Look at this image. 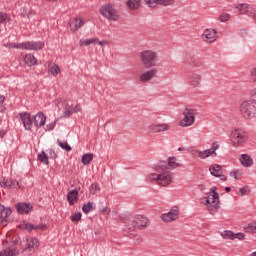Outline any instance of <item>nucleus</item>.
<instances>
[{"label": "nucleus", "mask_w": 256, "mask_h": 256, "mask_svg": "<svg viewBox=\"0 0 256 256\" xmlns=\"http://www.w3.org/2000/svg\"><path fill=\"white\" fill-rule=\"evenodd\" d=\"M202 203L205 205L210 215H215V213L219 211L221 201L219 200V192H217L215 186L211 187L206 196L202 198Z\"/></svg>", "instance_id": "1"}, {"label": "nucleus", "mask_w": 256, "mask_h": 256, "mask_svg": "<svg viewBox=\"0 0 256 256\" xmlns=\"http://www.w3.org/2000/svg\"><path fill=\"white\" fill-rule=\"evenodd\" d=\"M155 171L158 174L152 173L149 175V179L151 181H156L158 185H161L162 187H167V185H171V174H169V171L165 166H156Z\"/></svg>", "instance_id": "2"}, {"label": "nucleus", "mask_w": 256, "mask_h": 256, "mask_svg": "<svg viewBox=\"0 0 256 256\" xmlns=\"http://www.w3.org/2000/svg\"><path fill=\"white\" fill-rule=\"evenodd\" d=\"M139 59L145 69L157 67V63H159V55L153 50H144L140 52Z\"/></svg>", "instance_id": "3"}, {"label": "nucleus", "mask_w": 256, "mask_h": 256, "mask_svg": "<svg viewBox=\"0 0 256 256\" xmlns=\"http://www.w3.org/2000/svg\"><path fill=\"white\" fill-rule=\"evenodd\" d=\"M249 141V135L241 128L234 129L230 134V145L232 147H243Z\"/></svg>", "instance_id": "4"}, {"label": "nucleus", "mask_w": 256, "mask_h": 256, "mask_svg": "<svg viewBox=\"0 0 256 256\" xmlns=\"http://www.w3.org/2000/svg\"><path fill=\"white\" fill-rule=\"evenodd\" d=\"M240 114L243 117V119H246V121H249L250 119H253L256 115V107L255 103H253V100H244L240 104Z\"/></svg>", "instance_id": "5"}, {"label": "nucleus", "mask_w": 256, "mask_h": 256, "mask_svg": "<svg viewBox=\"0 0 256 256\" xmlns=\"http://www.w3.org/2000/svg\"><path fill=\"white\" fill-rule=\"evenodd\" d=\"M184 118L179 122L180 127H191L195 123V116L199 115V111L193 107H186L183 112Z\"/></svg>", "instance_id": "6"}, {"label": "nucleus", "mask_w": 256, "mask_h": 256, "mask_svg": "<svg viewBox=\"0 0 256 256\" xmlns=\"http://www.w3.org/2000/svg\"><path fill=\"white\" fill-rule=\"evenodd\" d=\"M100 13L102 17H105V19H108V21H119V14L117 13V10L113 4L103 5L100 8Z\"/></svg>", "instance_id": "7"}, {"label": "nucleus", "mask_w": 256, "mask_h": 256, "mask_svg": "<svg viewBox=\"0 0 256 256\" xmlns=\"http://www.w3.org/2000/svg\"><path fill=\"white\" fill-rule=\"evenodd\" d=\"M19 229H21L22 231H28V233H31V231H45V229H47V224L34 225L27 221H23L19 225Z\"/></svg>", "instance_id": "8"}, {"label": "nucleus", "mask_w": 256, "mask_h": 256, "mask_svg": "<svg viewBox=\"0 0 256 256\" xmlns=\"http://www.w3.org/2000/svg\"><path fill=\"white\" fill-rule=\"evenodd\" d=\"M201 83H203V76L199 73H191L188 76V85L191 89H197L201 87Z\"/></svg>", "instance_id": "9"}, {"label": "nucleus", "mask_w": 256, "mask_h": 256, "mask_svg": "<svg viewBox=\"0 0 256 256\" xmlns=\"http://www.w3.org/2000/svg\"><path fill=\"white\" fill-rule=\"evenodd\" d=\"M45 47V43L42 41H28L22 42V49L25 51H41Z\"/></svg>", "instance_id": "10"}, {"label": "nucleus", "mask_w": 256, "mask_h": 256, "mask_svg": "<svg viewBox=\"0 0 256 256\" xmlns=\"http://www.w3.org/2000/svg\"><path fill=\"white\" fill-rule=\"evenodd\" d=\"M220 235L223 239H227L230 241H235V239H238V241L245 240V234L243 232L234 233L231 230H225L221 232Z\"/></svg>", "instance_id": "11"}, {"label": "nucleus", "mask_w": 256, "mask_h": 256, "mask_svg": "<svg viewBox=\"0 0 256 256\" xmlns=\"http://www.w3.org/2000/svg\"><path fill=\"white\" fill-rule=\"evenodd\" d=\"M149 223V220L145 216H137L133 221V228L127 227L126 230L135 231L136 229H145Z\"/></svg>", "instance_id": "12"}, {"label": "nucleus", "mask_w": 256, "mask_h": 256, "mask_svg": "<svg viewBox=\"0 0 256 256\" xmlns=\"http://www.w3.org/2000/svg\"><path fill=\"white\" fill-rule=\"evenodd\" d=\"M58 109H63L62 117H71L73 115V103L63 100L58 103Z\"/></svg>", "instance_id": "13"}, {"label": "nucleus", "mask_w": 256, "mask_h": 256, "mask_svg": "<svg viewBox=\"0 0 256 256\" xmlns=\"http://www.w3.org/2000/svg\"><path fill=\"white\" fill-rule=\"evenodd\" d=\"M209 171L213 177L220 178V181H227V176L223 175V166L219 164H212L209 168Z\"/></svg>", "instance_id": "14"}, {"label": "nucleus", "mask_w": 256, "mask_h": 256, "mask_svg": "<svg viewBox=\"0 0 256 256\" xmlns=\"http://www.w3.org/2000/svg\"><path fill=\"white\" fill-rule=\"evenodd\" d=\"M161 219L164 223H171L172 221H177V219H179V209H171L168 213L162 214Z\"/></svg>", "instance_id": "15"}, {"label": "nucleus", "mask_w": 256, "mask_h": 256, "mask_svg": "<svg viewBox=\"0 0 256 256\" xmlns=\"http://www.w3.org/2000/svg\"><path fill=\"white\" fill-rule=\"evenodd\" d=\"M219 149V143L214 142L210 149L198 152L199 159H207V157H212V155H217L215 151Z\"/></svg>", "instance_id": "16"}, {"label": "nucleus", "mask_w": 256, "mask_h": 256, "mask_svg": "<svg viewBox=\"0 0 256 256\" xmlns=\"http://www.w3.org/2000/svg\"><path fill=\"white\" fill-rule=\"evenodd\" d=\"M201 37L205 43H215L217 41V30L206 29Z\"/></svg>", "instance_id": "17"}, {"label": "nucleus", "mask_w": 256, "mask_h": 256, "mask_svg": "<svg viewBox=\"0 0 256 256\" xmlns=\"http://www.w3.org/2000/svg\"><path fill=\"white\" fill-rule=\"evenodd\" d=\"M19 115L26 131H31V129H33V121L31 120V114L27 112H22Z\"/></svg>", "instance_id": "18"}, {"label": "nucleus", "mask_w": 256, "mask_h": 256, "mask_svg": "<svg viewBox=\"0 0 256 256\" xmlns=\"http://www.w3.org/2000/svg\"><path fill=\"white\" fill-rule=\"evenodd\" d=\"M171 126L169 124H152L148 127L150 133H163L169 131Z\"/></svg>", "instance_id": "19"}, {"label": "nucleus", "mask_w": 256, "mask_h": 256, "mask_svg": "<svg viewBox=\"0 0 256 256\" xmlns=\"http://www.w3.org/2000/svg\"><path fill=\"white\" fill-rule=\"evenodd\" d=\"M17 213L20 215H25L33 211V206L26 202H20L16 204Z\"/></svg>", "instance_id": "20"}, {"label": "nucleus", "mask_w": 256, "mask_h": 256, "mask_svg": "<svg viewBox=\"0 0 256 256\" xmlns=\"http://www.w3.org/2000/svg\"><path fill=\"white\" fill-rule=\"evenodd\" d=\"M155 75H157V69L148 70L140 75V81L142 83H147L152 79H155Z\"/></svg>", "instance_id": "21"}, {"label": "nucleus", "mask_w": 256, "mask_h": 256, "mask_svg": "<svg viewBox=\"0 0 256 256\" xmlns=\"http://www.w3.org/2000/svg\"><path fill=\"white\" fill-rule=\"evenodd\" d=\"M160 167H165L166 171L177 169V167H181V163L177 162V157H169L168 164H162Z\"/></svg>", "instance_id": "22"}, {"label": "nucleus", "mask_w": 256, "mask_h": 256, "mask_svg": "<svg viewBox=\"0 0 256 256\" xmlns=\"http://www.w3.org/2000/svg\"><path fill=\"white\" fill-rule=\"evenodd\" d=\"M11 213V208H6L2 204H0V225L1 223H7V217H9Z\"/></svg>", "instance_id": "23"}, {"label": "nucleus", "mask_w": 256, "mask_h": 256, "mask_svg": "<svg viewBox=\"0 0 256 256\" xmlns=\"http://www.w3.org/2000/svg\"><path fill=\"white\" fill-rule=\"evenodd\" d=\"M34 125L35 127H43L45 125V121H47V117H45L44 113L39 112L34 117Z\"/></svg>", "instance_id": "24"}, {"label": "nucleus", "mask_w": 256, "mask_h": 256, "mask_svg": "<svg viewBox=\"0 0 256 256\" xmlns=\"http://www.w3.org/2000/svg\"><path fill=\"white\" fill-rule=\"evenodd\" d=\"M26 243H27V247L25 248V251H27V249L29 251H33V249L39 248V240L37 238H33V237L27 238Z\"/></svg>", "instance_id": "25"}, {"label": "nucleus", "mask_w": 256, "mask_h": 256, "mask_svg": "<svg viewBox=\"0 0 256 256\" xmlns=\"http://www.w3.org/2000/svg\"><path fill=\"white\" fill-rule=\"evenodd\" d=\"M70 29L71 31H78V29H81L83 25H85V22L81 18H74L70 23Z\"/></svg>", "instance_id": "26"}, {"label": "nucleus", "mask_w": 256, "mask_h": 256, "mask_svg": "<svg viewBox=\"0 0 256 256\" xmlns=\"http://www.w3.org/2000/svg\"><path fill=\"white\" fill-rule=\"evenodd\" d=\"M78 199H79V191L77 190H71L67 195V201L69 202V205H75Z\"/></svg>", "instance_id": "27"}, {"label": "nucleus", "mask_w": 256, "mask_h": 256, "mask_svg": "<svg viewBox=\"0 0 256 256\" xmlns=\"http://www.w3.org/2000/svg\"><path fill=\"white\" fill-rule=\"evenodd\" d=\"M240 163L243 167H253V158L249 154H242L240 157Z\"/></svg>", "instance_id": "28"}, {"label": "nucleus", "mask_w": 256, "mask_h": 256, "mask_svg": "<svg viewBox=\"0 0 256 256\" xmlns=\"http://www.w3.org/2000/svg\"><path fill=\"white\" fill-rule=\"evenodd\" d=\"M24 63L28 67H33V65H37V59L33 54H26L24 57Z\"/></svg>", "instance_id": "29"}, {"label": "nucleus", "mask_w": 256, "mask_h": 256, "mask_svg": "<svg viewBox=\"0 0 256 256\" xmlns=\"http://www.w3.org/2000/svg\"><path fill=\"white\" fill-rule=\"evenodd\" d=\"M4 256H17L19 255V249H17V246L13 245L10 246L9 248H6L3 250Z\"/></svg>", "instance_id": "30"}, {"label": "nucleus", "mask_w": 256, "mask_h": 256, "mask_svg": "<svg viewBox=\"0 0 256 256\" xmlns=\"http://www.w3.org/2000/svg\"><path fill=\"white\" fill-rule=\"evenodd\" d=\"M126 5L132 10L139 9L141 7V0H128Z\"/></svg>", "instance_id": "31"}, {"label": "nucleus", "mask_w": 256, "mask_h": 256, "mask_svg": "<svg viewBox=\"0 0 256 256\" xmlns=\"http://www.w3.org/2000/svg\"><path fill=\"white\" fill-rule=\"evenodd\" d=\"M19 182L15 180H4V189H16Z\"/></svg>", "instance_id": "32"}, {"label": "nucleus", "mask_w": 256, "mask_h": 256, "mask_svg": "<svg viewBox=\"0 0 256 256\" xmlns=\"http://www.w3.org/2000/svg\"><path fill=\"white\" fill-rule=\"evenodd\" d=\"M94 209H95V203L94 202H88V203L84 204L83 207H82V211L86 215L88 213H91V211H94Z\"/></svg>", "instance_id": "33"}, {"label": "nucleus", "mask_w": 256, "mask_h": 256, "mask_svg": "<svg viewBox=\"0 0 256 256\" xmlns=\"http://www.w3.org/2000/svg\"><path fill=\"white\" fill-rule=\"evenodd\" d=\"M93 43H97V38L81 39L79 41L80 47H89V45H93Z\"/></svg>", "instance_id": "34"}, {"label": "nucleus", "mask_w": 256, "mask_h": 256, "mask_svg": "<svg viewBox=\"0 0 256 256\" xmlns=\"http://www.w3.org/2000/svg\"><path fill=\"white\" fill-rule=\"evenodd\" d=\"M83 165H90L91 161H93V153H86L82 156L81 159Z\"/></svg>", "instance_id": "35"}, {"label": "nucleus", "mask_w": 256, "mask_h": 256, "mask_svg": "<svg viewBox=\"0 0 256 256\" xmlns=\"http://www.w3.org/2000/svg\"><path fill=\"white\" fill-rule=\"evenodd\" d=\"M236 9L239 11L240 15H247V13H249V6L247 4H238Z\"/></svg>", "instance_id": "36"}, {"label": "nucleus", "mask_w": 256, "mask_h": 256, "mask_svg": "<svg viewBox=\"0 0 256 256\" xmlns=\"http://www.w3.org/2000/svg\"><path fill=\"white\" fill-rule=\"evenodd\" d=\"M38 161H40V163H44V165H49V157L45 154V151L38 154Z\"/></svg>", "instance_id": "37"}, {"label": "nucleus", "mask_w": 256, "mask_h": 256, "mask_svg": "<svg viewBox=\"0 0 256 256\" xmlns=\"http://www.w3.org/2000/svg\"><path fill=\"white\" fill-rule=\"evenodd\" d=\"M245 233H256V221L248 224L246 227H244Z\"/></svg>", "instance_id": "38"}, {"label": "nucleus", "mask_w": 256, "mask_h": 256, "mask_svg": "<svg viewBox=\"0 0 256 256\" xmlns=\"http://www.w3.org/2000/svg\"><path fill=\"white\" fill-rule=\"evenodd\" d=\"M99 191H101V188L99 187V183H92L90 186L91 195H96V193H99Z\"/></svg>", "instance_id": "39"}, {"label": "nucleus", "mask_w": 256, "mask_h": 256, "mask_svg": "<svg viewBox=\"0 0 256 256\" xmlns=\"http://www.w3.org/2000/svg\"><path fill=\"white\" fill-rule=\"evenodd\" d=\"M50 73L54 77H57V74L61 73V68H59V66L57 64H52V66L50 68Z\"/></svg>", "instance_id": "40"}, {"label": "nucleus", "mask_w": 256, "mask_h": 256, "mask_svg": "<svg viewBox=\"0 0 256 256\" xmlns=\"http://www.w3.org/2000/svg\"><path fill=\"white\" fill-rule=\"evenodd\" d=\"M82 214L81 212L74 213L70 216L72 223H79L81 221Z\"/></svg>", "instance_id": "41"}, {"label": "nucleus", "mask_w": 256, "mask_h": 256, "mask_svg": "<svg viewBox=\"0 0 256 256\" xmlns=\"http://www.w3.org/2000/svg\"><path fill=\"white\" fill-rule=\"evenodd\" d=\"M5 47H9V49H23V42L22 43H8Z\"/></svg>", "instance_id": "42"}, {"label": "nucleus", "mask_w": 256, "mask_h": 256, "mask_svg": "<svg viewBox=\"0 0 256 256\" xmlns=\"http://www.w3.org/2000/svg\"><path fill=\"white\" fill-rule=\"evenodd\" d=\"M158 5L169 7V5H175V0H158Z\"/></svg>", "instance_id": "43"}, {"label": "nucleus", "mask_w": 256, "mask_h": 256, "mask_svg": "<svg viewBox=\"0 0 256 256\" xmlns=\"http://www.w3.org/2000/svg\"><path fill=\"white\" fill-rule=\"evenodd\" d=\"M231 18V15L229 13H222L218 20L220 21V23H227V20Z\"/></svg>", "instance_id": "44"}, {"label": "nucleus", "mask_w": 256, "mask_h": 256, "mask_svg": "<svg viewBox=\"0 0 256 256\" xmlns=\"http://www.w3.org/2000/svg\"><path fill=\"white\" fill-rule=\"evenodd\" d=\"M58 145L59 147H61V149H64V151H71V147L67 142H62L58 140Z\"/></svg>", "instance_id": "45"}, {"label": "nucleus", "mask_w": 256, "mask_h": 256, "mask_svg": "<svg viewBox=\"0 0 256 256\" xmlns=\"http://www.w3.org/2000/svg\"><path fill=\"white\" fill-rule=\"evenodd\" d=\"M146 5L149 7H157L159 5V0H144Z\"/></svg>", "instance_id": "46"}, {"label": "nucleus", "mask_w": 256, "mask_h": 256, "mask_svg": "<svg viewBox=\"0 0 256 256\" xmlns=\"http://www.w3.org/2000/svg\"><path fill=\"white\" fill-rule=\"evenodd\" d=\"M239 193L240 195L243 197L244 195H249L250 191H249V187H242L239 189Z\"/></svg>", "instance_id": "47"}, {"label": "nucleus", "mask_w": 256, "mask_h": 256, "mask_svg": "<svg viewBox=\"0 0 256 256\" xmlns=\"http://www.w3.org/2000/svg\"><path fill=\"white\" fill-rule=\"evenodd\" d=\"M7 21V13H3L0 11V25H3Z\"/></svg>", "instance_id": "48"}, {"label": "nucleus", "mask_w": 256, "mask_h": 256, "mask_svg": "<svg viewBox=\"0 0 256 256\" xmlns=\"http://www.w3.org/2000/svg\"><path fill=\"white\" fill-rule=\"evenodd\" d=\"M230 177H233L234 179H239V170H234L230 172Z\"/></svg>", "instance_id": "49"}, {"label": "nucleus", "mask_w": 256, "mask_h": 256, "mask_svg": "<svg viewBox=\"0 0 256 256\" xmlns=\"http://www.w3.org/2000/svg\"><path fill=\"white\" fill-rule=\"evenodd\" d=\"M250 97H251L252 101H256V88H253L250 91Z\"/></svg>", "instance_id": "50"}, {"label": "nucleus", "mask_w": 256, "mask_h": 256, "mask_svg": "<svg viewBox=\"0 0 256 256\" xmlns=\"http://www.w3.org/2000/svg\"><path fill=\"white\" fill-rule=\"evenodd\" d=\"M55 125H57V123L54 121L50 124L47 125V129L48 131H53V129H55Z\"/></svg>", "instance_id": "51"}, {"label": "nucleus", "mask_w": 256, "mask_h": 256, "mask_svg": "<svg viewBox=\"0 0 256 256\" xmlns=\"http://www.w3.org/2000/svg\"><path fill=\"white\" fill-rule=\"evenodd\" d=\"M79 111H81V105L78 104L73 108V113H79Z\"/></svg>", "instance_id": "52"}, {"label": "nucleus", "mask_w": 256, "mask_h": 256, "mask_svg": "<svg viewBox=\"0 0 256 256\" xmlns=\"http://www.w3.org/2000/svg\"><path fill=\"white\" fill-rule=\"evenodd\" d=\"M251 77H256V66L251 71Z\"/></svg>", "instance_id": "53"}, {"label": "nucleus", "mask_w": 256, "mask_h": 256, "mask_svg": "<svg viewBox=\"0 0 256 256\" xmlns=\"http://www.w3.org/2000/svg\"><path fill=\"white\" fill-rule=\"evenodd\" d=\"M3 103H5V97L0 95V105H3Z\"/></svg>", "instance_id": "54"}, {"label": "nucleus", "mask_w": 256, "mask_h": 256, "mask_svg": "<svg viewBox=\"0 0 256 256\" xmlns=\"http://www.w3.org/2000/svg\"><path fill=\"white\" fill-rule=\"evenodd\" d=\"M199 152H200V151H198V150H192V151H191V154H192V155H197V157H199Z\"/></svg>", "instance_id": "55"}, {"label": "nucleus", "mask_w": 256, "mask_h": 256, "mask_svg": "<svg viewBox=\"0 0 256 256\" xmlns=\"http://www.w3.org/2000/svg\"><path fill=\"white\" fill-rule=\"evenodd\" d=\"M198 189H200V191H205V185H203V184H200L199 186H198Z\"/></svg>", "instance_id": "56"}, {"label": "nucleus", "mask_w": 256, "mask_h": 256, "mask_svg": "<svg viewBox=\"0 0 256 256\" xmlns=\"http://www.w3.org/2000/svg\"><path fill=\"white\" fill-rule=\"evenodd\" d=\"M98 45H100V46L107 45V41H99Z\"/></svg>", "instance_id": "57"}, {"label": "nucleus", "mask_w": 256, "mask_h": 256, "mask_svg": "<svg viewBox=\"0 0 256 256\" xmlns=\"http://www.w3.org/2000/svg\"><path fill=\"white\" fill-rule=\"evenodd\" d=\"M136 243L139 245V243H141V236H136Z\"/></svg>", "instance_id": "58"}, {"label": "nucleus", "mask_w": 256, "mask_h": 256, "mask_svg": "<svg viewBox=\"0 0 256 256\" xmlns=\"http://www.w3.org/2000/svg\"><path fill=\"white\" fill-rule=\"evenodd\" d=\"M4 183H5V180L4 181L0 180V187H4L5 188V184Z\"/></svg>", "instance_id": "59"}, {"label": "nucleus", "mask_w": 256, "mask_h": 256, "mask_svg": "<svg viewBox=\"0 0 256 256\" xmlns=\"http://www.w3.org/2000/svg\"><path fill=\"white\" fill-rule=\"evenodd\" d=\"M225 191H226L227 193H229V192L231 191V187H226V188H225Z\"/></svg>", "instance_id": "60"}, {"label": "nucleus", "mask_w": 256, "mask_h": 256, "mask_svg": "<svg viewBox=\"0 0 256 256\" xmlns=\"http://www.w3.org/2000/svg\"><path fill=\"white\" fill-rule=\"evenodd\" d=\"M250 256H256V251L251 253Z\"/></svg>", "instance_id": "61"}, {"label": "nucleus", "mask_w": 256, "mask_h": 256, "mask_svg": "<svg viewBox=\"0 0 256 256\" xmlns=\"http://www.w3.org/2000/svg\"><path fill=\"white\" fill-rule=\"evenodd\" d=\"M0 256H5V253L3 251L0 252Z\"/></svg>", "instance_id": "62"}, {"label": "nucleus", "mask_w": 256, "mask_h": 256, "mask_svg": "<svg viewBox=\"0 0 256 256\" xmlns=\"http://www.w3.org/2000/svg\"><path fill=\"white\" fill-rule=\"evenodd\" d=\"M105 211H107V208H103L102 209V212L105 213Z\"/></svg>", "instance_id": "63"}, {"label": "nucleus", "mask_w": 256, "mask_h": 256, "mask_svg": "<svg viewBox=\"0 0 256 256\" xmlns=\"http://www.w3.org/2000/svg\"><path fill=\"white\" fill-rule=\"evenodd\" d=\"M178 151H183V148H178Z\"/></svg>", "instance_id": "64"}]
</instances>
